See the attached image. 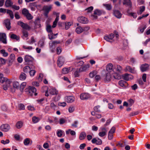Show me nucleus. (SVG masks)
Returning a JSON list of instances; mask_svg holds the SVG:
<instances>
[{"label": "nucleus", "instance_id": "f257e3e1", "mask_svg": "<svg viewBox=\"0 0 150 150\" xmlns=\"http://www.w3.org/2000/svg\"><path fill=\"white\" fill-rule=\"evenodd\" d=\"M0 82L2 83L5 82V84L3 85V87L4 90H6L8 88H10L11 81L10 80L8 79L7 78L4 77L3 75L0 73Z\"/></svg>", "mask_w": 150, "mask_h": 150}, {"label": "nucleus", "instance_id": "f03ea898", "mask_svg": "<svg viewBox=\"0 0 150 150\" xmlns=\"http://www.w3.org/2000/svg\"><path fill=\"white\" fill-rule=\"evenodd\" d=\"M25 91L29 95L32 96L33 94L36 96L37 95V93H36V89L34 87L29 86L28 88L25 89Z\"/></svg>", "mask_w": 150, "mask_h": 150}, {"label": "nucleus", "instance_id": "7ed1b4c3", "mask_svg": "<svg viewBox=\"0 0 150 150\" xmlns=\"http://www.w3.org/2000/svg\"><path fill=\"white\" fill-rule=\"evenodd\" d=\"M22 14L24 16L26 17L27 19L28 20H30L33 18V16L30 13L28 10L26 8H24L22 11Z\"/></svg>", "mask_w": 150, "mask_h": 150}, {"label": "nucleus", "instance_id": "20e7f679", "mask_svg": "<svg viewBox=\"0 0 150 150\" xmlns=\"http://www.w3.org/2000/svg\"><path fill=\"white\" fill-rule=\"evenodd\" d=\"M59 41H54L49 43V48L51 52H54L57 44L60 43Z\"/></svg>", "mask_w": 150, "mask_h": 150}, {"label": "nucleus", "instance_id": "39448f33", "mask_svg": "<svg viewBox=\"0 0 150 150\" xmlns=\"http://www.w3.org/2000/svg\"><path fill=\"white\" fill-rule=\"evenodd\" d=\"M18 25H20L23 28L29 30L30 29V27L27 23H25L21 21H18L17 22Z\"/></svg>", "mask_w": 150, "mask_h": 150}, {"label": "nucleus", "instance_id": "423d86ee", "mask_svg": "<svg viewBox=\"0 0 150 150\" xmlns=\"http://www.w3.org/2000/svg\"><path fill=\"white\" fill-rule=\"evenodd\" d=\"M10 129V126L8 124H7L2 125L0 127V129L2 131L5 132L8 131Z\"/></svg>", "mask_w": 150, "mask_h": 150}, {"label": "nucleus", "instance_id": "0eeeda50", "mask_svg": "<svg viewBox=\"0 0 150 150\" xmlns=\"http://www.w3.org/2000/svg\"><path fill=\"white\" fill-rule=\"evenodd\" d=\"M103 78V81L105 82L109 81L111 79V74L110 72H108L104 75Z\"/></svg>", "mask_w": 150, "mask_h": 150}, {"label": "nucleus", "instance_id": "6e6552de", "mask_svg": "<svg viewBox=\"0 0 150 150\" xmlns=\"http://www.w3.org/2000/svg\"><path fill=\"white\" fill-rule=\"evenodd\" d=\"M24 60L26 64H32L33 58L30 56L26 55L25 56Z\"/></svg>", "mask_w": 150, "mask_h": 150}, {"label": "nucleus", "instance_id": "1a4fd4ad", "mask_svg": "<svg viewBox=\"0 0 150 150\" xmlns=\"http://www.w3.org/2000/svg\"><path fill=\"white\" fill-rule=\"evenodd\" d=\"M65 100L68 103L73 102L75 100V97L73 96H67L64 97Z\"/></svg>", "mask_w": 150, "mask_h": 150}, {"label": "nucleus", "instance_id": "9d476101", "mask_svg": "<svg viewBox=\"0 0 150 150\" xmlns=\"http://www.w3.org/2000/svg\"><path fill=\"white\" fill-rule=\"evenodd\" d=\"M64 59L63 57L61 56L59 57L58 58L57 62L58 66L59 67H61L64 64Z\"/></svg>", "mask_w": 150, "mask_h": 150}, {"label": "nucleus", "instance_id": "9b49d317", "mask_svg": "<svg viewBox=\"0 0 150 150\" xmlns=\"http://www.w3.org/2000/svg\"><path fill=\"white\" fill-rule=\"evenodd\" d=\"M0 41L4 44H6V37L5 33H0Z\"/></svg>", "mask_w": 150, "mask_h": 150}, {"label": "nucleus", "instance_id": "f8f14e48", "mask_svg": "<svg viewBox=\"0 0 150 150\" xmlns=\"http://www.w3.org/2000/svg\"><path fill=\"white\" fill-rule=\"evenodd\" d=\"M114 37V34L111 33L109 35L106 36L104 37V39L106 41L112 42L114 41L113 39Z\"/></svg>", "mask_w": 150, "mask_h": 150}, {"label": "nucleus", "instance_id": "ddd939ff", "mask_svg": "<svg viewBox=\"0 0 150 150\" xmlns=\"http://www.w3.org/2000/svg\"><path fill=\"white\" fill-rule=\"evenodd\" d=\"M78 20L79 22L83 24H87L88 22V19L83 16L79 17Z\"/></svg>", "mask_w": 150, "mask_h": 150}, {"label": "nucleus", "instance_id": "4468645a", "mask_svg": "<svg viewBox=\"0 0 150 150\" xmlns=\"http://www.w3.org/2000/svg\"><path fill=\"white\" fill-rule=\"evenodd\" d=\"M87 29H88L87 30H88L89 28L87 27L82 28L81 26H79L76 28V31L77 34H79L82 33L84 30Z\"/></svg>", "mask_w": 150, "mask_h": 150}, {"label": "nucleus", "instance_id": "2eb2a0df", "mask_svg": "<svg viewBox=\"0 0 150 150\" xmlns=\"http://www.w3.org/2000/svg\"><path fill=\"white\" fill-rule=\"evenodd\" d=\"M13 88L14 89H11V91L12 92H14L15 91V89H18L19 88L20 84L17 81H15L13 83Z\"/></svg>", "mask_w": 150, "mask_h": 150}, {"label": "nucleus", "instance_id": "dca6fc26", "mask_svg": "<svg viewBox=\"0 0 150 150\" xmlns=\"http://www.w3.org/2000/svg\"><path fill=\"white\" fill-rule=\"evenodd\" d=\"M80 98L81 100H85L88 99L90 98V96L89 94L86 93H83L80 95Z\"/></svg>", "mask_w": 150, "mask_h": 150}, {"label": "nucleus", "instance_id": "f3484780", "mask_svg": "<svg viewBox=\"0 0 150 150\" xmlns=\"http://www.w3.org/2000/svg\"><path fill=\"white\" fill-rule=\"evenodd\" d=\"M149 65L148 64H142L140 67V69L141 71L142 72H144L149 69Z\"/></svg>", "mask_w": 150, "mask_h": 150}, {"label": "nucleus", "instance_id": "a211bd4d", "mask_svg": "<svg viewBox=\"0 0 150 150\" xmlns=\"http://www.w3.org/2000/svg\"><path fill=\"white\" fill-rule=\"evenodd\" d=\"M122 77L126 81L129 80L133 78V76L132 75L127 74L123 75Z\"/></svg>", "mask_w": 150, "mask_h": 150}, {"label": "nucleus", "instance_id": "6ab92c4d", "mask_svg": "<svg viewBox=\"0 0 150 150\" xmlns=\"http://www.w3.org/2000/svg\"><path fill=\"white\" fill-rule=\"evenodd\" d=\"M15 60V55L13 54H11L9 58V65H11Z\"/></svg>", "mask_w": 150, "mask_h": 150}, {"label": "nucleus", "instance_id": "aec40b11", "mask_svg": "<svg viewBox=\"0 0 150 150\" xmlns=\"http://www.w3.org/2000/svg\"><path fill=\"white\" fill-rule=\"evenodd\" d=\"M52 5H51L44 6L43 7V10L45 12H47V13H48L52 9Z\"/></svg>", "mask_w": 150, "mask_h": 150}, {"label": "nucleus", "instance_id": "412c9836", "mask_svg": "<svg viewBox=\"0 0 150 150\" xmlns=\"http://www.w3.org/2000/svg\"><path fill=\"white\" fill-rule=\"evenodd\" d=\"M123 4L130 8L132 7V4L130 0H124Z\"/></svg>", "mask_w": 150, "mask_h": 150}, {"label": "nucleus", "instance_id": "4be33fe9", "mask_svg": "<svg viewBox=\"0 0 150 150\" xmlns=\"http://www.w3.org/2000/svg\"><path fill=\"white\" fill-rule=\"evenodd\" d=\"M106 70L108 72L113 71V69L112 64L111 63L108 64L106 66Z\"/></svg>", "mask_w": 150, "mask_h": 150}, {"label": "nucleus", "instance_id": "5701e85b", "mask_svg": "<svg viewBox=\"0 0 150 150\" xmlns=\"http://www.w3.org/2000/svg\"><path fill=\"white\" fill-rule=\"evenodd\" d=\"M89 67V64H87V65H85L83 66H82L79 69V72H81L85 71L87 70Z\"/></svg>", "mask_w": 150, "mask_h": 150}, {"label": "nucleus", "instance_id": "b1692460", "mask_svg": "<svg viewBox=\"0 0 150 150\" xmlns=\"http://www.w3.org/2000/svg\"><path fill=\"white\" fill-rule=\"evenodd\" d=\"M50 93L52 95H57L58 93V91L56 89L54 88H51L49 89V90Z\"/></svg>", "mask_w": 150, "mask_h": 150}, {"label": "nucleus", "instance_id": "393cba45", "mask_svg": "<svg viewBox=\"0 0 150 150\" xmlns=\"http://www.w3.org/2000/svg\"><path fill=\"white\" fill-rule=\"evenodd\" d=\"M114 14L116 17L118 18H120L122 17V14L118 10L114 11Z\"/></svg>", "mask_w": 150, "mask_h": 150}, {"label": "nucleus", "instance_id": "a878e982", "mask_svg": "<svg viewBox=\"0 0 150 150\" xmlns=\"http://www.w3.org/2000/svg\"><path fill=\"white\" fill-rule=\"evenodd\" d=\"M4 23L7 29L9 30L11 28V23L10 20L8 19L4 21Z\"/></svg>", "mask_w": 150, "mask_h": 150}, {"label": "nucleus", "instance_id": "bb28decb", "mask_svg": "<svg viewBox=\"0 0 150 150\" xmlns=\"http://www.w3.org/2000/svg\"><path fill=\"white\" fill-rule=\"evenodd\" d=\"M119 84L123 88H125L128 86L127 83L123 80L120 81Z\"/></svg>", "mask_w": 150, "mask_h": 150}, {"label": "nucleus", "instance_id": "cd10ccee", "mask_svg": "<svg viewBox=\"0 0 150 150\" xmlns=\"http://www.w3.org/2000/svg\"><path fill=\"white\" fill-rule=\"evenodd\" d=\"M26 77V75L23 72H21L19 76V79L20 80L23 81L25 79Z\"/></svg>", "mask_w": 150, "mask_h": 150}, {"label": "nucleus", "instance_id": "c85d7f7f", "mask_svg": "<svg viewBox=\"0 0 150 150\" xmlns=\"http://www.w3.org/2000/svg\"><path fill=\"white\" fill-rule=\"evenodd\" d=\"M13 4L11 0H6L5 2V5L6 7H9L11 6Z\"/></svg>", "mask_w": 150, "mask_h": 150}, {"label": "nucleus", "instance_id": "c756f323", "mask_svg": "<svg viewBox=\"0 0 150 150\" xmlns=\"http://www.w3.org/2000/svg\"><path fill=\"white\" fill-rule=\"evenodd\" d=\"M23 125V123L21 121H19L17 122L16 124V127L18 129L21 128Z\"/></svg>", "mask_w": 150, "mask_h": 150}, {"label": "nucleus", "instance_id": "7c9ffc66", "mask_svg": "<svg viewBox=\"0 0 150 150\" xmlns=\"http://www.w3.org/2000/svg\"><path fill=\"white\" fill-rule=\"evenodd\" d=\"M86 136V134L84 132H81L79 136V139L80 140H82L85 139Z\"/></svg>", "mask_w": 150, "mask_h": 150}, {"label": "nucleus", "instance_id": "2f4dec72", "mask_svg": "<svg viewBox=\"0 0 150 150\" xmlns=\"http://www.w3.org/2000/svg\"><path fill=\"white\" fill-rule=\"evenodd\" d=\"M26 85V83L25 82H23L20 85L19 88L21 92L23 91L24 88Z\"/></svg>", "mask_w": 150, "mask_h": 150}, {"label": "nucleus", "instance_id": "473e14b6", "mask_svg": "<svg viewBox=\"0 0 150 150\" xmlns=\"http://www.w3.org/2000/svg\"><path fill=\"white\" fill-rule=\"evenodd\" d=\"M40 20L39 18H37L34 22V24L36 27L38 26L39 27L41 26V24H40Z\"/></svg>", "mask_w": 150, "mask_h": 150}, {"label": "nucleus", "instance_id": "72a5a7b5", "mask_svg": "<svg viewBox=\"0 0 150 150\" xmlns=\"http://www.w3.org/2000/svg\"><path fill=\"white\" fill-rule=\"evenodd\" d=\"M126 69L128 71L131 73H135L134 68H132L129 66H127L126 67Z\"/></svg>", "mask_w": 150, "mask_h": 150}, {"label": "nucleus", "instance_id": "f704fd0d", "mask_svg": "<svg viewBox=\"0 0 150 150\" xmlns=\"http://www.w3.org/2000/svg\"><path fill=\"white\" fill-rule=\"evenodd\" d=\"M10 38L13 39H15L17 40H18L19 39V37L17 36L16 35L14 34H12L10 36Z\"/></svg>", "mask_w": 150, "mask_h": 150}, {"label": "nucleus", "instance_id": "c9c22d12", "mask_svg": "<svg viewBox=\"0 0 150 150\" xmlns=\"http://www.w3.org/2000/svg\"><path fill=\"white\" fill-rule=\"evenodd\" d=\"M6 13L10 16V18L12 19L14 18V16L13 14V12L9 10H7L6 11Z\"/></svg>", "mask_w": 150, "mask_h": 150}, {"label": "nucleus", "instance_id": "e433bc0d", "mask_svg": "<svg viewBox=\"0 0 150 150\" xmlns=\"http://www.w3.org/2000/svg\"><path fill=\"white\" fill-rule=\"evenodd\" d=\"M52 27L50 25L47 24L46 26V30L47 31L51 33H52V31L51 30Z\"/></svg>", "mask_w": 150, "mask_h": 150}, {"label": "nucleus", "instance_id": "4c0bfd02", "mask_svg": "<svg viewBox=\"0 0 150 150\" xmlns=\"http://www.w3.org/2000/svg\"><path fill=\"white\" fill-rule=\"evenodd\" d=\"M63 132L62 130L60 129L58 130L57 133V136L59 137H61L62 135Z\"/></svg>", "mask_w": 150, "mask_h": 150}, {"label": "nucleus", "instance_id": "58836bf2", "mask_svg": "<svg viewBox=\"0 0 150 150\" xmlns=\"http://www.w3.org/2000/svg\"><path fill=\"white\" fill-rule=\"evenodd\" d=\"M30 67L28 66H25L23 68L24 71L26 73L30 71Z\"/></svg>", "mask_w": 150, "mask_h": 150}, {"label": "nucleus", "instance_id": "ea45409f", "mask_svg": "<svg viewBox=\"0 0 150 150\" xmlns=\"http://www.w3.org/2000/svg\"><path fill=\"white\" fill-rule=\"evenodd\" d=\"M145 9V7L144 6H142L140 7V10L139 11L137 12L138 14H141L144 11Z\"/></svg>", "mask_w": 150, "mask_h": 150}, {"label": "nucleus", "instance_id": "a19ab883", "mask_svg": "<svg viewBox=\"0 0 150 150\" xmlns=\"http://www.w3.org/2000/svg\"><path fill=\"white\" fill-rule=\"evenodd\" d=\"M114 78L116 79L119 80L121 78V77L120 74L117 73H115L113 75Z\"/></svg>", "mask_w": 150, "mask_h": 150}, {"label": "nucleus", "instance_id": "79ce46f5", "mask_svg": "<svg viewBox=\"0 0 150 150\" xmlns=\"http://www.w3.org/2000/svg\"><path fill=\"white\" fill-rule=\"evenodd\" d=\"M0 53L3 54V56L6 57L8 55V54L7 52H6L4 50H0Z\"/></svg>", "mask_w": 150, "mask_h": 150}, {"label": "nucleus", "instance_id": "37998d69", "mask_svg": "<svg viewBox=\"0 0 150 150\" xmlns=\"http://www.w3.org/2000/svg\"><path fill=\"white\" fill-rule=\"evenodd\" d=\"M102 14L101 11L98 10L97 9L95 10L94 13V15H96L98 16H100Z\"/></svg>", "mask_w": 150, "mask_h": 150}, {"label": "nucleus", "instance_id": "c03bdc74", "mask_svg": "<svg viewBox=\"0 0 150 150\" xmlns=\"http://www.w3.org/2000/svg\"><path fill=\"white\" fill-rule=\"evenodd\" d=\"M70 69L66 68H64L62 70V72L63 74H67L68 73Z\"/></svg>", "mask_w": 150, "mask_h": 150}, {"label": "nucleus", "instance_id": "a18cd8bd", "mask_svg": "<svg viewBox=\"0 0 150 150\" xmlns=\"http://www.w3.org/2000/svg\"><path fill=\"white\" fill-rule=\"evenodd\" d=\"M30 142V139L28 138L25 139L23 143L25 145H28Z\"/></svg>", "mask_w": 150, "mask_h": 150}, {"label": "nucleus", "instance_id": "49530a36", "mask_svg": "<svg viewBox=\"0 0 150 150\" xmlns=\"http://www.w3.org/2000/svg\"><path fill=\"white\" fill-rule=\"evenodd\" d=\"M96 71H93L89 73V76L91 78H93L96 75Z\"/></svg>", "mask_w": 150, "mask_h": 150}, {"label": "nucleus", "instance_id": "de8ad7c7", "mask_svg": "<svg viewBox=\"0 0 150 150\" xmlns=\"http://www.w3.org/2000/svg\"><path fill=\"white\" fill-rule=\"evenodd\" d=\"M39 118L36 117L34 116L33 117L32 121L34 123H37L39 121Z\"/></svg>", "mask_w": 150, "mask_h": 150}, {"label": "nucleus", "instance_id": "09e8293b", "mask_svg": "<svg viewBox=\"0 0 150 150\" xmlns=\"http://www.w3.org/2000/svg\"><path fill=\"white\" fill-rule=\"evenodd\" d=\"M65 28L66 30H67L70 27L71 25V23L70 22H67L65 24Z\"/></svg>", "mask_w": 150, "mask_h": 150}, {"label": "nucleus", "instance_id": "8fccbe9b", "mask_svg": "<svg viewBox=\"0 0 150 150\" xmlns=\"http://www.w3.org/2000/svg\"><path fill=\"white\" fill-rule=\"evenodd\" d=\"M116 128L114 127H112L109 131V132L112 134L114 133L115 131Z\"/></svg>", "mask_w": 150, "mask_h": 150}, {"label": "nucleus", "instance_id": "3c124183", "mask_svg": "<svg viewBox=\"0 0 150 150\" xmlns=\"http://www.w3.org/2000/svg\"><path fill=\"white\" fill-rule=\"evenodd\" d=\"M66 121L63 118H62L59 119V123L60 125L63 124L65 123Z\"/></svg>", "mask_w": 150, "mask_h": 150}, {"label": "nucleus", "instance_id": "603ef678", "mask_svg": "<svg viewBox=\"0 0 150 150\" xmlns=\"http://www.w3.org/2000/svg\"><path fill=\"white\" fill-rule=\"evenodd\" d=\"M116 71L118 73L120 72L122 70V67L119 65L117 66V68L116 69Z\"/></svg>", "mask_w": 150, "mask_h": 150}, {"label": "nucleus", "instance_id": "864d4df0", "mask_svg": "<svg viewBox=\"0 0 150 150\" xmlns=\"http://www.w3.org/2000/svg\"><path fill=\"white\" fill-rule=\"evenodd\" d=\"M36 73V71L33 69H32L29 72L30 75L31 76H33Z\"/></svg>", "mask_w": 150, "mask_h": 150}, {"label": "nucleus", "instance_id": "5fc2aeb1", "mask_svg": "<svg viewBox=\"0 0 150 150\" xmlns=\"http://www.w3.org/2000/svg\"><path fill=\"white\" fill-rule=\"evenodd\" d=\"M100 106H97L95 107L94 108V110L95 111L97 112H100Z\"/></svg>", "mask_w": 150, "mask_h": 150}, {"label": "nucleus", "instance_id": "6e6d98bb", "mask_svg": "<svg viewBox=\"0 0 150 150\" xmlns=\"http://www.w3.org/2000/svg\"><path fill=\"white\" fill-rule=\"evenodd\" d=\"M23 36L26 38L28 36V32L25 30H23Z\"/></svg>", "mask_w": 150, "mask_h": 150}, {"label": "nucleus", "instance_id": "4d7b16f0", "mask_svg": "<svg viewBox=\"0 0 150 150\" xmlns=\"http://www.w3.org/2000/svg\"><path fill=\"white\" fill-rule=\"evenodd\" d=\"M1 143L4 144H8L9 143L10 141L9 139H6V141L4 140H2L1 141Z\"/></svg>", "mask_w": 150, "mask_h": 150}, {"label": "nucleus", "instance_id": "13d9d810", "mask_svg": "<svg viewBox=\"0 0 150 150\" xmlns=\"http://www.w3.org/2000/svg\"><path fill=\"white\" fill-rule=\"evenodd\" d=\"M0 61L1 62V64H5L6 63V60L5 59L2 58H1L0 59Z\"/></svg>", "mask_w": 150, "mask_h": 150}, {"label": "nucleus", "instance_id": "bf43d9fd", "mask_svg": "<svg viewBox=\"0 0 150 150\" xmlns=\"http://www.w3.org/2000/svg\"><path fill=\"white\" fill-rule=\"evenodd\" d=\"M75 110V108L74 107L71 106L68 109L70 113H71L73 112Z\"/></svg>", "mask_w": 150, "mask_h": 150}, {"label": "nucleus", "instance_id": "052dcab7", "mask_svg": "<svg viewBox=\"0 0 150 150\" xmlns=\"http://www.w3.org/2000/svg\"><path fill=\"white\" fill-rule=\"evenodd\" d=\"M2 110L4 111H6L7 110V107L5 105H3L1 106Z\"/></svg>", "mask_w": 150, "mask_h": 150}, {"label": "nucleus", "instance_id": "680f3d73", "mask_svg": "<svg viewBox=\"0 0 150 150\" xmlns=\"http://www.w3.org/2000/svg\"><path fill=\"white\" fill-rule=\"evenodd\" d=\"M107 132H100L99 134V135L101 137H103L104 136H105Z\"/></svg>", "mask_w": 150, "mask_h": 150}, {"label": "nucleus", "instance_id": "e2e57ef3", "mask_svg": "<svg viewBox=\"0 0 150 150\" xmlns=\"http://www.w3.org/2000/svg\"><path fill=\"white\" fill-rule=\"evenodd\" d=\"M93 9V6H90L86 9L88 12H90L92 11Z\"/></svg>", "mask_w": 150, "mask_h": 150}, {"label": "nucleus", "instance_id": "0e129e2a", "mask_svg": "<svg viewBox=\"0 0 150 150\" xmlns=\"http://www.w3.org/2000/svg\"><path fill=\"white\" fill-rule=\"evenodd\" d=\"M104 5L107 9L110 10L111 9V5L108 4H105Z\"/></svg>", "mask_w": 150, "mask_h": 150}, {"label": "nucleus", "instance_id": "69168bd1", "mask_svg": "<svg viewBox=\"0 0 150 150\" xmlns=\"http://www.w3.org/2000/svg\"><path fill=\"white\" fill-rule=\"evenodd\" d=\"M78 123V121H75L74 122V123L71 124V126L75 127H77V124Z\"/></svg>", "mask_w": 150, "mask_h": 150}, {"label": "nucleus", "instance_id": "338daca9", "mask_svg": "<svg viewBox=\"0 0 150 150\" xmlns=\"http://www.w3.org/2000/svg\"><path fill=\"white\" fill-rule=\"evenodd\" d=\"M113 134L108 132V138L109 140L112 139L113 138Z\"/></svg>", "mask_w": 150, "mask_h": 150}, {"label": "nucleus", "instance_id": "774afa93", "mask_svg": "<svg viewBox=\"0 0 150 150\" xmlns=\"http://www.w3.org/2000/svg\"><path fill=\"white\" fill-rule=\"evenodd\" d=\"M72 40L71 38H69L67 40V41L65 42V44L66 45H68L70 44L72 41Z\"/></svg>", "mask_w": 150, "mask_h": 150}]
</instances>
